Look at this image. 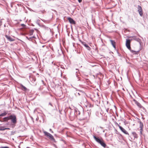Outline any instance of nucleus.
Listing matches in <instances>:
<instances>
[{
    "label": "nucleus",
    "instance_id": "21",
    "mask_svg": "<svg viewBox=\"0 0 148 148\" xmlns=\"http://www.w3.org/2000/svg\"><path fill=\"white\" fill-rule=\"evenodd\" d=\"M79 3H81L82 1V0H78Z\"/></svg>",
    "mask_w": 148,
    "mask_h": 148
},
{
    "label": "nucleus",
    "instance_id": "1",
    "mask_svg": "<svg viewBox=\"0 0 148 148\" xmlns=\"http://www.w3.org/2000/svg\"><path fill=\"white\" fill-rule=\"evenodd\" d=\"M94 138L95 140L98 143L104 147H106V145L104 143L103 140L102 139H99V138L96 137L95 136H94Z\"/></svg>",
    "mask_w": 148,
    "mask_h": 148
},
{
    "label": "nucleus",
    "instance_id": "23",
    "mask_svg": "<svg viewBox=\"0 0 148 148\" xmlns=\"http://www.w3.org/2000/svg\"><path fill=\"white\" fill-rule=\"evenodd\" d=\"M132 51V52H135V51Z\"/></svg>",
    "mask_w": 148,
    "mask_h": 148
},
{
    "label": "nucleus",
    "instance_id": "11",
    "mask_svg": "<svg viewBox=\"0 0 148 148\" xmlns=\"http://www.w3.org/2000/svg\"><path fill=\"white\" fill-rule=\"evenodd\" d=\"M6 38L9 41H14V40L10 36L7 35L5 36Z\"/></svg>",
    "mask_w": 148,
    "mask_h": 148
},
{
    "label": "nucleus",
    "instance_id": "2",
    "mask_svg": "<svg viewBox=\"0 0 148 148\" xmlns=\"http://www.w3.org/2000/svg\"><path fill=\"white\" fill-rule=\"evenodd\" d=\"M43 133H44L45 135L47 136L48 138L51 140H55L53 136L51 134L45 131L43 132Z\"/></svg>",
    "mask_w": 148,
    "mask_h": 148
},
{
    "label": "nucleus",
    "instance_id": "7",
    "mask_svg": "<svg viewBox=\"0 0 148 148\" xmlns=\"http://www.w3.org/2000/svg\"><path fill=\"white\" fill-rule=\"evenodd\" d=\"M140 123V131L141 134H142V132L143 130V124L142 122L140 121L139 122Z\"/></svg>",
    "mask_w": 148,
    "mask_h": 148
},
{
    "label": "nucleus",
    "instance_id": "18",
    "mask_svg": "<svg viewBox=\"0 0 148 148\" xmlns=\"http://www.w3.org/2000/svg\"><path fill=\"white\" fill-rule=\"evenodd\" d=\"M22 89L24 91H26L27 90V88L23 85L22 86Z\"/></svg>",
    "mask_w": 148,
    "mask_h": 148
},
{
    "label": "nucleus",
    "instance_id": "9",
    "mask_svg": "<svg viewBox=\"0 0 148 148\" xmlns=\"http://www.w3.org/2000/svg\"><path fill=\"white\" fill-rule=\"evenodd\" d=\"M82 44L84 45L85 47H86L87 49L89 50H90L91 48H90L88 46L87 44H86L85 42H82L81 41Z\"/></svg>",
    "mask_w": 148,
    "mask_h": 148
},
{
    "label": "nucleus",
    "instance_id": "13",
    "mask_svg": "<svg viewBox=\"0 0 148 148\" xmlns=\"http://www.w3.org/2000/svg\"><path fill=\"white\" fill-rule=\"evenodd\" d=\"M9 120H10V116L4 118L3 119V121H7Z\"/></svg>",
    "mask_w": 148,
    "mask_h": 148
},
{
    "label": "nucleus",
    "instance_id": "16",
    "mask_svg": "<svg viewBox=\"0 0 148 148\" xmlns=\"http://www.w3.org/2000/svg\"><path fill=\"white\" fill-rule=\"evenodd\" d=\"M6 129L9 130L10 128H4V127H1L0 128V130H6Z\"/></svg>",
    "mask_w": 148,
    "mask_h": 148
},
{
    "label": "nucleus",
    "instance_id": "22",
    "mask_svg": "<svg viewBox=\"0 0 148 148\" xmlns=\"http://www.w3.org/2000/svg\"><path fill=\"white\" fill-rule=\"evenodd\" d=\"M108 109L107 110V112H108Z\"/></svg>",
    "mask_w": 148,
    "mask_h": 148
},
{
    "label": "nucleus",
    "instance_id": "12",
    "mask_svg": "<svg viewBox=\"0 0 148 148\" xmlns=\"http://www.w3.org/2000/svg\"><path fill=\"white\" fill-rule=\"evenodd\" d=\"M110 42H111L112 45L113 46V47L115 49L116 48V42L114 41L113 40H110Z\"/></svg>",
    "mask_w": 148,
    "mask_h": 148
},
{
    "label": "nucleus",
    "instance_id": "3",
    "mask_svg": "<svg viewBox=\"0 0 148 148\" xmlns=\"http://www.w3.org/2000/svg\"><path fill=\"white\" fill-rule=\"evenodd\" d=\"M10 119L11 120L12 122L14 124L16 123V117L15 115H11L10 116Z\"/></svg>",
    "mask_w": 148,
    "mask_h": 148
},
{
    "label": "nucleus",
    "instance_id": "4",
    "mask_svg": "<svg viewBox=\"0 0 148 148\" xmlns=\"http://www.w3.org/2000/svg\"><path fill=\"white\" fill-rule=\"evenodd\" d=\"M131 40L129 39H127L126 42V45L127 48L130 50L131 48L130 47Z\"/></svg>",
    "mask_w": 148,
    "mask_h": 148
},
{
    "label": "nucleus",
    "instance_id": "14",
    "mask_svg": "<svg viewBox=\"0 0 148 148\" xmlns=\"http://www.w3.org/2000/svg\"><path fill=\"white\" fill-rule=\"evenodd\" d=\"M132 134L133 136L135 138H137L138 137V135L137 134L134 132H133L132 133Z\"/></svg>",
    "mask_w": 148,
    "mask_h": 148
},
{
    "label": "nucleus",
    "instance_id": "15",
    "mask_svg": "<svg viewBox=\"0 0 148 148\" xmlns=\"http://www.w3.org/2000/svg\"><path fill=\"white\" fill-rule=\"evenodd\" d=\"M34 32V30L33 29L30 30L29 32V35L30 36L32 35L33 34V33Z\"/></svg>",
    "mask_w": 148,
    "mask_h": 148
},
{
    "label": "nucleus",
    "instance_id": "19",
    "mask_svg": "<svg viewBox=\"0 0 148 148\" xmlns=\"http://www.w3.org/2000/svg\"><path fill=\"white\" fill-rule=\"evenodd\" d=\"M21 26L23 27H24L25 26V25L23 24H21Z\"/></svg>",
    "mask_w": 148,
    "mask_h": 148
},
{
    "label": "nucleus",
    "instance_id": "10",
    "mask_svg": "<svg viewBox=\"0 0 148 148\" xmlns=\"http://www.w3.org/2000/svg\"><path fill=\"white\" fill-rule=\"evenodd\" d=\"M133 101L140 108H141L142 107L138 101H137L136 100L134 99Z\"/></svg>",
    "mask_w": 148,
    "mask_h": 148
},
{
    "label": "nucleus",
    "instance_id": "8",
    "mask_svg": "<svg viewBox=\"0 0 148 148\" xmlns=\"http://www.w3.org/2000/svg\"><path fill=\"white\" fill-rule=\"evenodd\" d=\"M67 19L71 24L74 25L75 24V22L70 17H68V18Z\"/></svg>",
    "mask_w": 148,
    "mask_h": 148
},
{
    "label": "nucleus",
    "instance_id": "20",
    "mask_svg": "<svg viewBox=\"0 0 148 148\" xmlns=\"http://www.w3.org/2000/svg\"><path fill=\"white\" fill-rule=\"evenodd\" d=\"M1 148H9L8 147H2Z\"/></svg>",
    "mask_w": 148,
    "mask_h": 148
},
{
    "label": "nucleus",
    "instance_id": "5",
    "mask_svg": "<svg viewBox=\"0 0 148 148\" xmlns=\"http://www.w3.org/2000/svg\"><path fill=\"white\" fill-rule=\"evenodd\" d=\"M117 124V126L119 128L120 130L124 134H128V133L127 132V131L124 129L121 126H120L118 124Z\"/></svg>",
    "mask_w": 148,
    "mask_h": 148
},
{
    "label": "nucleus",
    "instance_id": "6",
    "mask_svg": "<svg viewBox=\"0 0 148 148\" xmlns=\"http://www.w3.org/2000/svg\"><path fill=\"white\" fill-rule=\"evenodd\" d=\"M138 8L139 14L141 16H142L143 15V13L141 6L140 5H138Z\"/></svg>",
    "mask_w": 148,
    "mask_h": 148
},
{
    "label": "nucleus",
    "instance_id": "17",
    "mask_svg": "<svg viewBox=\"0 0 148 148\" xmlns=\"http://www.w3.org/2000/svg\"><path fill=\"white\" fill-rule=\"evenodd\" d=\"M7 114V113L6 112H5L3 113H2L0 115L1 116H5Z\"/></svg>",
    "mask_w": 148,
    "mask_h": 148
}]
</instances>
